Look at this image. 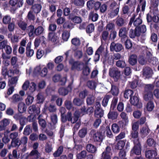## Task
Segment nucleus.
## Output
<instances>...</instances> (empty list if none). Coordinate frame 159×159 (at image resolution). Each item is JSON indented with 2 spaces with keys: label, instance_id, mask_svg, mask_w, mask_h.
Listing matches in <instances>:
<instances>
[{
  "label": "nucleus",
  "instance_id": "obj_1",
  "mask_svg": "<svg viewBox=\"0 0 159 159\" xmlns=\"http://www.w3.org/2000/svg\"><path fill=\"white\" fill-rule=\"evenodd\" d=\"M80 115V112L78 111H76L74 114V116L73 118H71V114L70 112H68L66 116H65L64 115H61V121L62 122H65L67 120L68 121H71L72 123H74L78 119Z\"/></svg>",
  "mask_w": 159,
  "mask_h": 159
},
{
  "label": "nucleus",
  "instance_id": "obj_2",
  "mask_svg": "<svg viewBox=\"0 0 159 159\" xmlns=\"http://www.w3.org/2000/svg\"><path fill=\"white\" fill-rule=\"evenodd\" d=\"M69 63L72 65V69H78L80 70H90L88 67L87 63L86 62L84 64L83 62L75 61L74 60L70 59L69 61Z\"/></svg>",
  "mask_w": 159,
  "mask_h": 159
},
{
  "label": "nucleus",
  "instance_id": "obj_3",
  "mask_svg": "<svg viewBox=\"0 0 159 159\" xmlns=\"http://www.w3.org/2000/svg\"><path fill=\"white\" fill-rule=\"evenodd\" d=\"M90 134L94 141L101 142L104 135L103 133L100 132H96L93 130H91Z\"/></svg>",
  "mask_w": 159,
  "mask_h": 159
},
{
  "label": "nucleus",
  "instance_id": "obj_4",
  "mask_svg": "<svg viewBox=\"0 0 159 159\" xmlns=\"http://www.w3.org/2000/svg\"><path fill=\"white\" fill-rule=\"evenodd\" d=\"M40 156V154L37 150H32L30 153L24 154L21 157V159H37Z\"/></svg>",
  "mask_w": 159,
  "mask_h": 159
},
{
  "label": "nucleus",
  "instance_id": "obj_5",
  "mask_svg": "<svg viewBox=\"0 0 159 159\" xmlns=\"http://www.w3.org/2000/svg\"><path fill=\"white\" fill-rule=\"evenodd\" d=\"M142 22V20L140 15L138 17H137L136 15H134L131 18L129 25L131 26L133 23L134 25L137 27L141 24Z\"/></svg>",
  "mask_w": 159,
  "mask_h": 159
},
{
  "label": "nucleus",
  "instance_id": "obj_6",
  "mask_svg": "<svg viewBox=\"0 0 159 159\" xmlns=\"http://www.w3.org/2000/svg\"><path fill=\"white\" fill-rule=\"evenodd\" d=\"M153 88V85L151 84H147L146 86V90H147V89L149 91L145 92L144 93V98L145 100L147 101L152 99L153 95L152 92L150 91V90H152Z\"/></svg>",
  "mask_w": 159,
  "mask_h": 159
},
{
  "label": "nucleus",
  "instance_id": "obj_7",
  "mask_svg": "<svg viewBox=\"0 0 159 159\" xmlns=\"http://www.w3.org/2000/svg\"><path fill=\"white\" fill-rule=\"evenodd\" d=\"M134 146L131 150V154H135L137 155L140 154L141 153V149L139 141L138 139L136 141L135 140H134Z\"/></svg>",
  "mask_w": 159,
  "mask_h": 159
},
{
  "label": "nucleus",
  "instance_id": "obj_8",
  "mask_svg": "<svg viewBox=\"0 0 159 159\" xmlns=\"http://www.w3.org/2000/svg\"><path fill=\"white\" fill-rule=\"evenodd\" d=\"M130 103L132 104L137 106L139 108H141L142 107V104L139 101L137 94L135 93L134 96L131 97L130 98Z\"/></svg>",
  "mask_w": 159,
  "mask_h": 159
},
{
  "label": "nucleus",
  "instance_id": "obj_9",
  "mask_svg": "<svg viewBox=\"0 0 159 159\" xmlns=\"http://www.w3.org/2000/svg\"><path fill=\"white\" fill-rule=\"evenodd\" d=\"M28 111L30 114H34L35 115H38L40 112V108L36 105H33L29 107Z\"/></svg>",
  "mask_w": 159,
  "mask_h": 159
},
{
  "label": "nucleus",
  "instance_id": "obj_10",
  "mask_svg": "<svg viewBox=\"0 0 159 159\" xmlns=\"http://www.w3.org/2000/svg\"><path fill=\"white\" fill-rule=\"evenodd\" d=\"M123 48V46L121 44L115 42L111 43L110 46V50L111 51H115L116 52H120Z\"/></svg>",
  "mask_w": 159,
  "mask_h": 159
},
{
  "label": "nucleus",
  "instance_id": "obj_11",
  "mask_svg": "<svg viewBox=\"0 0 159 159\" xmlns=\"http://www.w3.org/2000/svg\"><path fill=\"white\" fill-rule=\"evenodd\" d=\"M111 148L107 146L106 148L105 151L102 154V159H111V157L112 155Z\"/></svg>",
  "mask_w": 159,
  "mask_h": 159
},
{
  "label": "nucleus",
  "instance_id": "obj_12",
  "mask_svg": "<svg viewBox=\"0 0 159 159\" xmlns=\"http://www.w3.org/2000/svg\"><path fill=\"white\" fill-rule=\"evenodd\" d=\"M19 73V70H2V74L5 77H11L13 75H18Z\"/></svg>",
  "mask_w": 159,
  "mask_h": 159
},
{
  "label": "nucleus",
  "instance_id": "obj_13",
  "mask_svg": "<svg viewBox=\"0 0 159 159\" xmlns=\"http://www.w3.org/2000/svg\"><path fill=\"white\" fill-rule=\"evenodd\" d=\"M127 34L128 31L126 28L122 27L119 30V35L122 39H127Z\"/></svg>",
  "mask_w": 159,
  "mask_h": 159
},
{
  "label": "nucleus",
  "instance_id": "obj_14",
  "mask_svg": "<svg viewBox=\"0 0 159 159\" xmlns=\"http://www.w3.org/2000/svg\"><path fill=\"white\" fill-rule=\"evenodd\" d=\"M96 52L102 57H106L108 53L107 50L105 49L102 45L100 46Z\"/></svg>",
  "mask_w": 159,
  "mask_h": 159
},
{
  "label": "nucleus",
  "instance_id": "obj_15",
  "mask_svg": "<svg viewBox=\"0 0 159 159\" xmlns=\"http://www.w3.org/2000/svg\"><path fill=\"white\" fill-rule=\"evenodd\" d=\"M109 75L115 81H117L120 75V72L118 70H110Z\"/></svg>",
  "mask_w": 159,
  "mask_h": 159
},
{
  "label": "nucleus",
  "instance_id": "obj_16",
  "mask_svg": "<svg viewBox=\"0 0 159 159\" xmlns=\"http://www.w3.org/2000/svg\"><path fill=\"white\" fill-rule=\"evenodd\" d=\"M157 155V153L156 150H149L146 151L145 152V156L148 159L152 158Z\"/></svg>",
  "mask_w": 159,
  "mask_h": 159
},
{
  "label": "nucleus",
  "instance_id": "obj_17",
  "mask_svg": "<svg viewBox=\"0 0 159 159\" xmlns=\"http://www.w3.org/2000/svg\"><path fill=\"white\" fill-rule=\"evenodd\" d=\"M23 4L22 1H19L18 0H10L9 1L10 5L12 7L15 6L17 8L21 7Z\"/></svg>",
  "mask_w": 159,
  "mask_h": 159
},
{
  "label": "nucleus",
  "instance_id": "obj_18",
  "mask_svg": "<svg viewBox=\"0 0 159 159\" xmlns=\"http://www.w3.org/2000/svg\"><path fill=\"white\" fill-rule=\"evenodd\" d=\"M150 131L148 127L145 126L143 127L140 129V133L141 134L142 137H144L148 134Z\"/></svg>",
  "mask_w": 159,
  "mask_h": 159
},
{
  "label": "nucleus",
  "instance_id": "obj_19",
  "mask_svg": "<svg viewBox=\"0 0 159 159\" xmlns=\"http://www.w3.org/2000/svg\"><path fill=\"white\" fill-rule=\"evenodd\" d=\"M51 120L52 123L49 124V127L51 129H53L55 128V124L57 123V116L55 115H53L51 116Z\"/></svg>",
  "mask_w": 159,
  "mask_h": 159
},
{
  "label": "nucleus",
  "instance_id": "obj_20",
  "mask_svg": "<svg viewBox=\"0 0 159 159\" xmlns=\"http://www.w3.org/2000/svg\"><path fill=\"white\" fill-rule=\"evenodd\" d=\"M120 116L124 124L125 125H127L129 123V120L126 113L122 112L120 114Z\"/></svg>",
  "mask_w": 159,
  "mask_h": 159
},
{
  "label": "nucleus",
  "instance_id": "obj_21",
  "mask_svg": "<svg viewBox=\"0 0 159 159\" xmlns=\"http://www.w3.org/2000/svg\"><path fill=\"white\" fill-rule=\"evenodd\" d=\"M21 144L20 140L19 138H17L14 140H11V144L8 146V148L10 149L11 147H19Z\"/></svg>",
  "mask_w": 159,
  "mask_h": 159
},
{
  "label": "nucleus",
  "instance_id": "obj_22",
  "mask_svg": "<svg viewBox=\"0 0 159 159\" xmlns=\"http://www.w3.org/2000/svg\"><path fill=\"white\" fill-rule=\"evenodd\" d=\"M41 2H39V4H35L32 6V9L33 11L36 13H38L40 12L42 8Z\"/></svg>",
  "mask_w": 159,
  "mask_h": 159
},
{
  "label": "nucleus",
  "instance_id": "obj_23",
  "mask_svg": "<svg viewBox=\"0 0 159 159\" xmlns=\"http://www.w3.org/2000/svg\"><path fill=\"white\" fill-rule=\"evenodd\" d=\"M118 116V114L116 111H111V110L107 114L108 119L114 120L116 119Z\"/></svg>",
  "mask_w": 159,
  "mask_h": 159
},
{
  "label": "nucleus",
  "instance_id": "obj_24",
  "mask_svg": "<svg viewBox=\"0 0 159 159\" xmlns=\"http://www.w3.org/2000/svg\"><path fill=\"white\" fill-rule=\"evenodd\" d=\"M86 150L89 152L94 153L97 151L96 148L91 144H88L86 147Z\"/></svg>",
  "mask_w": 159,
  "mask_h": 159
},
{
  "label": "nucleus",
  "instance_id": "obj_25",
  "mask_svg": "<svg viewBox=\"0 0 159 159\" xmlns=\"http://www.w3.org/2000/svg\"><path fill=\"white\" fill-rule=\"evenodd\" d=\"M137 57L135 55L133 54L131 55L129 58V63L132 65H134L137 62Z\"/></svg>",
  "mask_w": 159,
  "mask_h": 159
},
{
  "label": "nucleus",
  "instance_id": "obj_26",
  "mask_svg": "<svg viewBox=\"0 0 159 159\" xmlns=\"http://www.w3.org/2000/svg\"><path fill=\"white\" fill-rule=\"evenodd\" d=\"M104 115L103 111L101 108L96 109L95 111L94 116L97 118H101Z\"/></svg>",
  "mask_w": 159,
  "mask_h": 159
},
{
  "label": "nucleus",
  "instance_id": "obj_27",
  "mask_svg": "<svg viewBox=\"0 0 159 159\" xmlns=\"http://www.w3.org/2000/svg\"><path fill=\"white\" fill-rule=\"evenodd\" d=\"M27 107L25 104L23 102L20 103L18 105V110L20 113H23L25 111Z\"/></svg>",
  "mask_w": 159,
  "mask_h": 159
},
{
  "label": "nucleus",
  "instance_id": "obj_28",
  "mask_svg": "<svg viewBox=\"0 0 159 159\" xmlns=\"http://www.w3.org/2000/svg\"><path fill=\"white\" fill-rule=\"evenodd\" d=\"M10 132L8 130H6L4 132V137L2 139V142L5 143H7L10 141V139L8 137V134Z\"/></svg>",
  "mask_w": 159,
  "mask_h": 159
},
{
  "label": "nucleus",
  "instance_id": "obj_29",
  "mask_svg": "<svg viewBox=\"0 0 159 159\" xmlns=\"http://www.w3.org/2000/svg\"><path fill=\"white\" fill-rule=\"evenodd\" d=\"M23 98L22 97L18 94H14L11 98V101L13 102H18L23 100Z\"/></svg>",
  "mask_w": 159,
  "mask_h": 159
},
{
  "label": "nucleus",
  "instance_id": "obj_30",
  "mask_svg": "<svg viewBox=\"0 0 159 159\" xmlns=\"http://www.w3.org/2000/svg\"><path fill=\"white\" fill-rule=\"evenodd\" d=\"M72 89V84H70L68 86L67 89L64 88L61 89V94L62 95H66Z\"/></svg>",
  "mask_w": 159,
  "mask_h": 159
},
{
  "label": "nucleus",
  "instance_id": "obj_31",
  "mask_svg": "<svg viewBox=\"0 0 159 159\" xmlns=\"http://www.w3.org/2000/svg\"><path fill=\"white\" fill-rule=\"evenodd\" d=\"M48 37L49 40L53 42H55L57 39V36L52 32H49V33Z\"/></svg>",
  "mask_w": 159,
  "mask_h": 159
},
{
  "label": "nucleus",
  "instance_id": "obj_32",
  "mask_svg": "<svg viewBox=\"0 0 159 159\" xmlns=\"http://www.w3.org/2000/svg\"><path fill=\"white\" fill-rule=\"evenodd\" d=\"M10 123V120L9 119L4 118L0 122V124L2 125L5 129L6 127L9 125Z\"/></svg>",
  "mask_w": 159,
  "mask_h": 159
},
{
  "label": "nucleus",
  "instance_id": "obj_33",
  "mask_svg": "<svg viewBox=\"0 0 159 159\" xmlns=\"http://www.w3.org/2000/svg\"><path fill=\"white\" fill-rule=\"evenodd\" d=\"M143 49H145L146 50V58L147 60L153 57L152 50L146 47H144Z\"/></svg>",
  "mask_w": 159,
  "mask_h": 159
},
{
  "label": "nucleus",
  "instance_id": "obj_34",
  "mask_svg": "<svg viewBox=\"0 0 159 159\" xmlns=\"http://www.w3.org/2000/svg\"><path fill=\"white\" fill-rule=\"evenodd\" d=\"M36 88V85L34 82H32L29 84V92L30 94L34 92Z\"/></svg>",
  "mask_w": 159,
  "mask_h": 159
},
{
  "label": "nucleus",
  "instance_id": "obj_35",
  "mask_svg": "<svg viewBox=\"0 0 159 159\" xmlns=\"http://www.w3.org/2000/svg\"><path fill=\"white\" fill-rule=\"evenodd\" d=\"M70 18L73 22L75 23L79 24L82 21L81 19L79 16H75L71 17L70 16Z\"/></svg>",
  "mask_w": 159,
  "mask_h": 159
},
{
  "label": "nucleus",
  "instance_id": "obj_36",
  "mask_svg": "<svg viewBox=\"0 0 159 159\" xmlns=\"http://www.w3.org/2000/svg\"><path fill=\"white\" fill-rule=\"evenodd\" d=\"M111 129L114 133H118L120 131V127L116 123L113 124L111 126Z\"/></svg>",
  "mask_w": 159,
  "mask_h": 159
},
{
  "label": "nucleus",
  "instance_id": "obj_37",
  "mask_svg": "<svg viewBox=\"0 0 159 159\" xmlns=\"http://www.w3.org/2000/svg\"><path fill=\"white\" fill-rule=\"evenodd\" d=\"M138 78L137 77H135L134 80L132 82L130 83V86L132 89H134L136 88L138 85L139 82H140Z\"/></svg>",
  "mask_w": 159,
  "mask_h": 159
},
{
  "label": "nucleus",
  "instance_id": "obj_38",
  "mask_svg": "<svg viewBox=\"0 0 159 159\" xmlns=\"http://www.w3.org/2000/svg\"><path fill=\"white\" fill-rule=\"evenodd\" d=\"M19 27L23 30H25L27 26V24L24 21H20L18 22Z\"/></svg>",
  "mask_w": 159,
  "mask_h": 159
},
{
  "label": "nucleus",
  "instance_id": "obj_39",
  "mask_svg": "<svg viewBox=\"0 0 159 159\" xmlns=\"http://www.w3.org/2000/svg\"><path fill=\"white\" fill-rule=\"evenodd\" d=\"M89 18L93 21H96L98 18V15L96 13L91 12L89 14Z\"/></svg>",
  "mask_w": 159,
  "mask_h": 159
},
{
  "label": "nucleus",
  "instance_id": "obj_40",
  "mask_svg": "<svg viewBox=\"0 0 159 159\" xmlns=\"http://www.w3.org/2000/svg\"><path fill=\"white\" fill-rule=\"evenodd\" d=\"M29 35L30 37H31L35 34V30L34 27L32 25H30L28 27Z\"/></svg>",
  "mask_w": 159,
  "mask_h": 159
},
{
  "label": "nucleus",
  "instance_id": "obj_41",
  "mask_svg": "<svg viewBox=\"0 0 159 159\" xmlns=\"http://www.w3.org/2000/svg\"><path fill=\"white\" fill-rule=\"evenodd\" d=\"M133 94V92L132 90H127L124 92V96L125 98L128 99L129 97H130V98L132 97Z\"/></svg>",
  "mask_w": 159,
  "mask_h": 159
},
{
  "label": "nucleus",
  "instance_id": "obj_42",
  "mask_svg": "<svg viewBox=\"0 0 159 159\" xmlns=\"http://www.w3.org/2000/svg\"><path fill=\"white\" fill-rule=\"evenodd\" d=\"M70 35V33L69 31H64L62 35V39L64 41H67Z\"/></svg>",
  "mask_w": 159,
  "mask_h": 159
},
{
  "label": "nucleus",
  "instance_id": "obj_43",
  "mask_svg": "<svg viewBox=\"0 0 159 159\" xmlns=\"http://www.w3.org/2000/svg\"><path fill=\"white\" fill-rule=\"evenodd\" d=\"M34 99V98L33 97L30 95H28L25 100L26 105H29L31 104L33 102Z\"/></svg>",
  "mask_w": 159,
  "mask_h": 159
},
{
  "label": "nucleus",
  "instance_id": "obj_44",
  "mask_svg": "<svg viewBox=\"0 0 159 159\" xmlns=\"http://www.w3.org/2000/svg\"><path fill=\"white\" fill-rule=\"evenodd\" d=\"M148 61L153 65H156L158 63V59L155 57H153L150 58Z\"/></svg>",
  "mask_w": 159,
  "mask_h": 159
},
{
  "label": "nucleus",
  "instance_id": "obj_45",
  "mask_svg": "<svg viewBox=\"0 0 159 159\" xmlns=\"http://www.w3.org/2000/svg\"><path fill=\"white\" fill-rule=\"evenodd\" d=\"M37 99L38 102L42 103L44 99V97L43 93H39L37 96Z\"/></svg>",
  "mask_w": 159,
  "mask_h": 159
},
{
  "label": "nucleus",
  "instance_id": "obj_46",
  "mask_svg": "<svg viewBox=\"0 0 159 159\" xmlns=\"http://www.w3.org/2000/svg\"><path fill=\"white\" fill-rule=\"evenodd\" d=\"M116 24L118 26H122L124 24V19L121 17H117L116 19Z\"/></svg>",
  "mask_w": 159,
  "mask_h": 159
},
{
  "label": "nucleus",
  "instance_id": "obj_47",
  "mask_svg": "<svg viewBox=\"0 0 159 159\" xmlns=\"http://www.w3.org/2000/svg\"><path fill=\"white\" fill-rule=\"evenodd\" d=\"M44 31V28L41 26H39L35 30V34L36 35L42 34Z\"/></svg>",
  "mask_w": 159,
  "mask_h": 159
},
{
  "label": "nucleus",
  "instance_id": "obj_48",
  "mask_svg": "<svg viewBox=\"0 0 159 159\" xmlns=\"http://www.w3.org/2000/svg\"><path fill=\"white\" fill-rule=\"evenodd\" d=\"M119 10V7H118L115 9L111 11L110 14V16L111 18H113L116 16L118 14Z\"/></svg>",
  "mask_w": 159,
  "mask_h": 159
},
{
  "label": "nucleus",
  "instance_id": "obj_49",
  "mask_svg": "<svg viewBox=\"0 0 159 159\" xmlns=\"http://www.w3.org/2000/svg\"><path fill=\"white\" fill-rule=\"evenodd\" d=\"M32 130L30 125H27L25 128L23 134L26 135H28L31 132Z\"/></svg>",
  "mask_w": 159,
  "mask_h": 159
},
{
  "label": "nucleus",
  "instance_id": "obj_50",
  "mask_svg": "<svg viewBox=\"0 0 159 159\" xmlns=\"http://www.w3.org/2000/svg\"><path fill=\"white\" fill-rule=\"evenodd\" d=\"M118 89L115 85H111V93L114 95H117L118 93Z\"/></svg>",
  "mask_w": 159,
  "mask_h": 159
},
{
  "label": "nucleus",
  "instance_id": "obj_51",
  "mask_svg": "<svg viewBox=\"0 0 159 159\" xmlns=\"http://www.w3.org/2000/svg\"><path fill=\"white\" fill-rule=\"evenodd\" d=\"M120 2H119L118 4H117V3L115 1L112 0L111 1V3L110 5V7L111 9H113L115 8H116L118 7H119V8H120Z\"/></svg>",
  "mask_w": 159,
  "mask_h": 159
},
{
  "label": "nucleus",
  "instance_id": "obj_52",
  "mask_svg": "<svg viewBox=\"0 0 159 159\" xmlns=\"http://www.w3.org/2000/svg\"><path fill=\"white\" fill-rule=\"evenodd\" d=\"M33 50L30 49L29 47H27L26 49V54L28 57H31L34 54Z\"/></svg>",
  "mask_w": 159,
  "mask_h": 159
},
{
  "label": "nucleus",
  "instance_id": "obj_53",
  "mask_svg": "<svg viewBox=\"0 0 159 159\" xmlns=\"http://www.w3.org/2000/svg\"><path fill=\"white\" fill-rule=\"evenodd\" d=\"M73 2L75 5L78 6H83L84 3L83 0H74Z\"/></svg>",
  "mask_w": 159,
  "mask_h": 159
},
{
  "label": "nucleus",
  "instance_id": "obj_54",
  "mask_svg": "<svg viewBox=\"0 0 159 159\" xmlns=\"http://www.w3.org/2000/svg\"><path fill=\"white\" fill-rule=\"evenodd\" d=\"M87 133V129L85 128H83L79 131V135L81 138L85 137Z\"/></svg>",
  "mask_w": 159,
  "mask_h": 159
},
{
  "label": "nucleus",
  "instance_id": "obj_55",
  "mask_svg": "<svg viewBox=\"0 0 159 159\" xmlns=\"http://www.w3.org/2000/svg\"><path fill=\"white\" fill-rule=\"evenodd\" d=\"M125 142L124 141L121 140L117 143V148L119 150L122 149L124 147Z\"/></svg>",
  "mask_w": 159,
  "mask_h": 159
},
{
  "label": "nucleus",
  "instance_id": "obj_56",
  "mask_svg": "<svg viewBox=\"0 0 159 159\" xmlns=\"http://www.w3.org/2000/svg\"><path fill=\"white\" fill-rule=\"evenodd\" d=\"M118 98H114L113 99L111 105L110 109L114 110L115 106H116L118 102Z\"/></svg>",
  "mask_w": 159,
  "mask_h": 159
},
{
  "label": "nucleus",
  "instance_id": "obj_57",
  "mask_svg": "<svg viewBox=\"0 0 159 159\" xmlns=\"http://www.w3.org/2000/svg\"><path fill=\"white\" fill-rule=\"evenodd\" d=\"M44 108L46 109H48V110L50 112H55L56 110L55 106L52 104H50L49 107H48L46 105H45Z\"/></svg>",
  "mask_w": 159,
  "mask_h": 159
},
{
  "label": "nucleus",
  "instance_id": "obj_58",
  "mask_svg": "<svg viewBox=\"0 0 159 159\" xmlns=\"http://www.w3.org/2000/svg\"><path fill=\"white\" fill-rule=\"evenodd\" d=\"M110 96L109 95H106L104 97L102 102V105L103 106L106 107L108 104Z\"/></svg>",
  "mask_w": 159,
  "mask_h": 159
},
{
  "label": "nucleus",
  "instance_id": "obj_59",
  "mask_svg": "<svg viewBox=\"0 0 159 159\" xmlns=\"http://www.w3.org/2000/svg\"><path fill=\"white\" fill-rule=\"evenodd\" d=\"M152 70H143V75L146 78H149L151 76L152 73Z\"/></svg>",
  "mask_w": 159,
  "mask_h": 159
},
{
  "label": "nucleus",
  "instance_id": "obj_60",
  "mask_svg": "<svg viewBox=\"0 0 159 159\" xmlns=\"http://www.w3.org/2000/svg\"><path fill=\"white\" fill-rule=\"evenodd\" d=\"M11 20V17L10 16L6 15L3 17L2 21L4 24H7L10 22Z\"/></svg>",
  "mask_w": 159,
  "mask_h": 159
},
{
  "label": "nucleus",
  "instance_id": "obj_61",
  "mask_svg": "<svg viewBox=\"0 0 159 159\" xmlns=\"http://www.w3.org/2000/svg\"><path fill=\"white\" fill-rule=\"evenodd\" d=\"M154 105L152 102H148L147 105V108L148 111H151L154 108Z\"/></svg>",
  "mask_w": 159,
  "mask_h": 159
},
{
  "label": "nucleus",
  "instance_id": "obj_62",
  "mask_svg": "<svg viewBox=\"0 0 159 159\" xmlns=\"http://www.w3.org/2000/svg\"><path fill=\"white\" fill-rule=\"evenodd\" d=\"M18 78L17 77H14L11 78L9 80V85H15L17 81Z\"/></svg>",
  "mask_w": 159,
  "mask_h": 159
},
{
  "label": "nucleus",
  "instance_id": "obj_63",
  "mask_svg": "<svg viewBox=\"0 0 159 159\" xmlns=\"http://www.w3.org/2000/svg\"><path fill=\"white\" fill-rule=\"evenodd\" d=\"M116 65L117 66L121 68H123L126 66L125 61L120 60H119L117 61Z\"/></svg>",
  "mask_w": 159,
  "mask_h": 159
},
{
  "label": "nucleus",
  "instance_id": "obj_64",
  "mask_svg": "<svg viewBox=\"0 0 159 159\" xmlns=\"http://www.w3.org/2000/svg\"><path fill=\"white\" fill-rule=\"evenodd\" d=\"M94 101V97L93 96H89L87 99V103L91 105L93 103Z\"/></svg>",
  "mask_w": 159,
  "mask_h": 159
}]
</instances>
